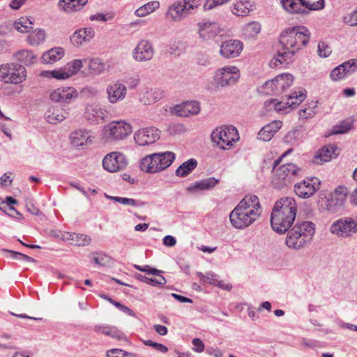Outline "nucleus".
<instances>
[{"label": "nucleus", "mask_w": 357, "mask_h": 357, "mask_svg": "<svg viewBox=\"0 0 357 357\" xmlns=\"http://www.w3.org/2000/svg\"><path fill=\"white\" fill-rule=\"evenodd\" d=\"M310 32L304 26H296L283 31L280 36L282 50L270 61L271 68H275L284 62H289L292 57L308 44Z\"/></svg>", "instance_id": "1"}, {"label": "nucleus", "mask_w": 357, "mask_h": 357, "mask_svg": "<svg viewBox=\"0 0 357 357\" xmlns=\"http://www.w3.org/2000/svg\"><path fill=\"white\" fill-rule=\"evenodd\" d=\"M297 213V205L291 197L281 198L274 205L271 215L272 229L278 234H284L292 226Z\"/></svg>", "instance_id": "2"}, {"label": "nucleus", "mask_w": 357, "mask_h": 357, "mask_svg": "<svg viewBox=\"0 0 357 357\" xmlns=\"http://www.w3.org/2000/svg\"><path fill=\"white\" fill-rule=\"evenodd\" d=\"M287 232L286 245L290 249L301 250L312 241L315 233V225L311 221L297 222Z\"/></svg>", "instance_id": "3"}, {"label": "nucleus", "mask_w": 357, "mask_h": 357, "mask_svg": "<svg viewBox=\"0 0 357 357\" xmlns=\"http://www.w3.org/2000/svg\"><path fill=\"white\" fill-rule=\"evenodd\" d=\"M291 151L292 149H288L278 160L274 161L273 184L277 188L287 186L297 176L303 174V169L292 163H287L277 168L282 159Z\"/></svg>", "instance_id": "4"}, {"label": "nucleus", "mask_w": 357, "mask_h": 357, "mask_svg": "<svg viewBox=\"0 0 357 357\" xmlns=\"http://www.w3.org/2000/svg\"><path fill=\"white\" fill-rule=\"evenodd\" d=\"M175 154L171 151L154 153L142 159L140 168L146 173H158L169 167L175 160Z\"/></svg>", "instance_id": "5"}, {"label": "nucleus", "mask_w": 357, "mask_h": 357, "mask_svg": "<svg viewBox=\"0 0 357 357\" xmlns=\"http://www.w3.org/2000/svg\"><path fill=\"white\" fill-rule=\"evenodd\" d=\"M201 5V0H177L169 5L165 18L171 22H181Z\"/></svg>", "instance_id": "6"}, {"label": "nucleus", "mask_w": 357, "mask_h": 357, "mask_svg": "<svg viewBox=\"0 0 357 357\" xmlns=\"http://www.w3.org/2000/svg\"><path fill=\"white\" fill-rule=\"evenodd\" d=\"M212 142L220 149L225 150L238 140L237 129L234 126H223L215 129L211 135Z\"/></svg>", "instance_id": "7"}, {"label": "nucleus", "mask_w": 357, "mask_h": 357, "mask_svg": "<svg viewBox=\"0 0 357 357\" xmlns=\"http://www.w3.org/2000/svg\"><path fill=\"white\" fill-rule=\"evenodd\" d=\"M240 76V70L236 66H227L215 71L214 81L218 86H231L237 83Z\"/></svg>", "instance_id": "8"}, {"label": "nucleus", "mask_w": 357, "mask_h": 357, "mask_svg": "<svg viewBox=\"0 0 357 357\" xmlns=\"http://www.w3.org/2000/svg\"><path fill=\"white\" fill-rule=\"evenodd\" d=\"M293 81L294 77L291 74L283 73L266 82L263 88L268 94L280 95L291 86Z\"/></svg>", "instance_id": "9"}, {"label": "nucleus", "mask_w": 357, "mask_h": 357, "mask_svg": "<svg viewBox=\"0 0 357 357\" xmlns=\"http://www.w3.org/2000/svg\"><path fill=\"white\" fill-rule=\"evenodd\" d=\"M283 8L289 13H303L305 7L310 10H318L324 8V0H281Z\"/></svg>", "instance_id": "10"}, {"label": "nucleus", "mask_w": 357, "mask_h": 357, "mask_svg": "<svg viewBox=\"0 0 357 357\" xmlns=\"http://www.w3.org/2000/svg\"><path fill=\"white\" fill-rule=\"evenodd\" d=\"M330 230L339 237H351L357 234V220L351 217L340 218L331 225Z\"/></svg>", "instance_id": "11"}, {"label": "nucleus", "mask_w": 357, "mask_h": 357, "mask_svg": "<svg viewBox=\"0 0 357 357\" xmlns=\"http://www.w3.org/2000/svg\"><path fill=\"white\" fill-rule=\"evenodd\" d=\"M349 194L347 187L338 185L332 192L326 200V209L333 213H337L344 209L346 199Z\"/></svg>", "instance_id": "12"}, {"label": "nucleus", "mask_w": 357, "mask_h": 357, "mask_svg": "<svg viewBox=\"0 0 357 357\" xmlns=\"http://www.w3.org/2000/svg\"><path fill=\"white\" fill-rule=\"evenodd\" d=\"M105 131L108 141L121 140L132 133V128L123 121H116L107 125Z\"/></svg>", "instance_id": "13"}, {"label": "nucleus", "mask_w": 357, "mask_h": 357, "mask_svg": "<svg viewBox=\"0 0 357 357\" xmlns=\"http://www.w3.org/2000/svg\"><path fill=\"white\" fill-rule=\"evenodd\" d=\"M259 217H255V213H249L241 210V207L236 206L229 215L231 225L238 229H245L253 224Z\"/></svg>", "instance_id": "14"}, {"label": "nucleus", "mask_w": 357, "mask_h": 357, "mask_svg": "<svg viewBox=\"0 0 357 357\" xmlns=\"http://www.w3.org/2000/svg\"><path fill=\"white\" fill-rule=\"evenodd\" d=\"M321 181L317 177L307 178L294 185L296 194L301 198H309L320 188Z\"/></svg>", "instance_id": "15"}, {"label": "nucleus", "mask_w": 357, "mask_h": 357, "mask_svg": "<svg viewBox=\"0 0 357 357\" xmlns=\"http://www.w3.org/2000/svg\"><path fill=\"white\" fill-rule=\"evenodd\" d=\"M128 164L126 156L117 152L107 154L102 160L105 169L110 172H117L124 169Z\"/></svg>", "instance_id": "16"}, {"label": "nucleus", "mask_w": 357, "mask_h": 357, "mask_svg": "<svg viewBox=\"0 0 357 357\" xmlns=\"http://www.w3.org/2000/svg\"><path fill=\"white\" fill-rule=\"evenodd\" d=\"M84 117L90 124L97 125L105 121L106 110L98 104H88L84 109Z\"/></svg>", "instance_id": "17"}, {"label": "nucleus", "mask_w": 357, "mask_h": 357, "mask_svg": "<svg viewBox=\"0 0 357 357\" xmlns=\"http://www.w3.org/2000/svg\"><path fill=\"white\" fill-rule=\"evenodd\" d=\"M106 93L108 101L112 104H115L126 98L127 87L124 83L117 80L107 85Z\"/></svg>", "instance_id": "18"}, {"label": "nucleus", "mask_w": 357, "mask_h": 357, "mask_svg": "<svg viewBox=\"0 0 357 357\" xmlns=\"http://www.w3.org/2000/svg\"><path fill=\"white\" fill-rule=\"evenodd\" d=\"M154 54L152 43L145 39L141 40L132 51L133 59L137 61H147L151 60Z\"/></svg>", "instance_id": "19"}, {"label": "nucleus", "mask_w": 357, "mask_h": 357, "mask_svg": "<svg viewBox=\"0 0 357 357\" xmlns=\"http://www.w3.org/2000/svg\"><path fill=\"white\" fill-rule=\"evenodd\" d=\"M134 138L139 146L148 145L154 143L160 138V131L154 127L143 128L135 134Z\"/></svg>", "instance_id": "20"}, {"label": "nucleus", "mask_w": 357, "mask_h": 357, "mask_svg": "<svg viewBox=\"0 0 357 357\" xmlns=\"http://www.w3.org/2000/svg\"><path fill=\"white\" fill-rule=\"evenodd\" d=\"M243 45L238 40H228L222 43L220 54L222 56L231 59L239 56L243 50Z\"/></svg>", "instance_id": "21"}, {"label": "nucleus", "mask_w": 357, "mask_h": 357, "mask_svg": "<svg viewBox=\"0 0 357 357\" xmlns=\"http://www.w3.org/2000/svg\"><path fill=\"white\" fill-rule=\"evenodd\" d=\"M95 36V31L93 28H82L76 30L70 36L71 44L79 47L85 43H89Z\"/></svg>", "instance_id": "22"}, {"label": "nucleus", "mask_w": 357, "mask_h": 357, "mask_svg": "<svg viewBox=\"0 0 357 357\" xmlns=\"http://www.w3.org/2000/svg\"><path fill=\"white\" fill-rule=\"evenodd\" d=\"M238 207H241V210L247 211L249 213H255V217H259L261 213V208L259 199L255 195H247L237 204Z\"/></svg>", "instance_id": "23"}, {"label": "nucleus", "mask_w": 357, "mask_h": 357, "mask_svg": "<svg viewBox=\"0 0 357 357\" xmlns=\"http://www.w3.org/2000/svg\"><path fill=\"white\" fill-rule=\"evenodd\" d=\"M50 98L54 102L70 103L77 98V92L72 87L59 88L50 93Z\"/></svg>", "instance_id": "24"}, {"label": "nucleus", "mask_w": 357, "mask_h": 357, "mask_svg": "<svg viewBox=\"0 0 357 357\" xmlns=\"http://www.w3.org/2000/svg\"><path fill=\"white\" fill-rule=\"evenodd\" d=\"M200 111L199 102L197 101H188L177 105L172 109V113L180 116H189L197 114Z\"/></svg>", "instance_id": "25"}, {"label": "nucleus", "mask_w": 357, "mask_h": 357, "mask_svg": "<svg viewBox=\"0 0 357 357\" xmlns=\"http://www.w3.org/2000/svg\"><path fill=\"white\" fill-rule=\"evenodd\" d=\"M199 37L204 40H209L215 38L220 31V26L216 22L204 21L199 23Z\"/></svg>", "instance_id": "26"}, {"label": "nucleus", "mask_w": 357, "mask_h": 357, "mask_svg": "<svg viewBox=\"0 0 357 357\" xmlns=\"http://www.w3.org/2000/svg\"><path fill=\"white\" fill-rule=\"evenodd\" d=\"M92 132L86 129H80L70 135L71 143L75 146H82L92 143Z\"/></svg>", "instance_id": "27"}, {"label": "nucleus", "mask_w": 357, "mask_h": 357, "mask_svg": "<svg viewBox=\"0 0 357 357\" xmlns=\"http://www.w3.org/2000/svg\"><path fill=\"white\" fill-rule=\"evenodd\" d=\"M68 114L66 109L59 107H50L45 112V117L50 123L56 124L66 119Z\"/></svg>", "instance_id": "28"}, {"label": "nucleus", "mask_w": 357, "mask_h": 357, "mask_svg": "<svg viewBox=\"0 0 357 357\" xmlns=\"http://www.w3.org/2000/svg\"><path fill=\"white\" fill-rule=\"evenodd\" d=\"M26 69L22 64L10 63L8 73V83L17 84L22 82L26 77Z\"/></svg>", "instance_id": "29"}, {"label": "nucleus", "mask_w": 357, "mask_h": 357, "mask_svg": "<svg viewBox=\"0 0 357 357\" xmlns=\"http://www.w3.org/2000/svg\"><path fill=\"white\" fill-rule=\"evenodd\" d=\"M219 181L214 177H209L195 182L194 184L188 186L186 190L189 193H195L197 192L207 190L215 187Z\"/></svg>", "instance_id": "30"}, {"label": "nucleus", "mask_w": 357, "mask_h": 357, "mask_svg": "<svg viewBox=\"0 0 357 357\" xmlns=\"http://www.w3.org/2000/svg\"><path fill=\"white\" fill-rule=\"evenodd\" d=\"M280 121H273L264 126L257 134V138L260 140L268 142L271 139L274 134L281 128Z\"/></svg>", "instance_id": "31"}, {"label": "nucleus", "mask_w": 357, "mask_h": 357, "mask_svg": "<svg viewBox=\"0 0 357 357\" xmlns=\"http://www.w3.org/2000/svg\"><path fill=\"white\" fill-rule=\"evenodd\" d=\"M339 154L340 151L337 146L328 144L319 151L315 158L322 162H328L333 158H335Z\"/></svg>", "instance_id": "32"}, {"label": "nucleus", "mask_w": 357, "mask_h": 357, "mask_svg": "<svg viewBox=\"0 0 357 357\" xmlns=\"http://www.w3.org/2000/svg\"><path fill=\"white\" fill-rule=\"evenodd\" d=\"M303 137V129L301 126L296 127L288 132L284 137V142L291 146H297Z\"/></svg>", "instance_id": "33"}, {"label": "nucleus", "mask_w": 357, "mask_h": 357, "mask_svg": "<svg viewBox=\"0 0 357 357\" xmlns=\"http://www.w3.org/2000/svg\"><path fill=\"white\" fill-rule=\"evenodd\" d=\"M64 55V50L62 47H54L45 52L41 59L45 63H52L60 60Z\"/></svg>", "instance_id": "34"}, {"label": "nucleus", "mask_w": 357, "mask_h": 357, "mask_svg": "<svg viewBox=\"0 0 357 357\" xmlns=\"http://www.w3.org/2000/svg\"><path fill=\"white\" fill-rule=\"evenodd\" d=\"M87 1L88 0H60L59 7L66 12H73L79 10Z\"/></svg>", "instance_id": "35"}, {"label": "nucleus", "mask_w": 357, "mask_h": 357, "mask_svg": "<svg viewBox=\"0 0 357 357\" xmlns=\"http://www.w3.org/2000/svg\"><path fill=\"white\" fill-rule=\"evenodd\" d=\"M163 96V91L160 89H154L146 91L140 101L144 105H151L160 100Z\"/></svg>", "instance_id": "36"}, {"label": "nucleus", "mask_w": 357, "mask_h": 357, "mask_svg": "<svg viewBox=\"0 0 357 357\" xmlns=\"http://www.w3.org/2000/svg\"><path fill=\"white\" fill-rule=\"evenodd\" d=\"M197 166V160L194 158H190L178 166L175 172V174L178 177H185L190 174Z\"/></svg>", "instance_id": "37"}, {"label": "nucleus", "mask_w": 357, "mask_h": 357, "mask_svg": "<svg viewBox=\"0 0 357 357\" xmlns=\"http://www.w3.org/2000/svg\"><path fill=\"white\" fill-rule=\"evenodd\" d=\"M251 7V2L245 0L244 1H238L234 3L231 10L234 15L243 17L247 15L250 13Z\"/></svg>", "instance_id": "38"}, {"label": "nucleus", "mask_w": 357, "mask_h": 357, "mask_svg": "<svg viewBox=\"0 0 357 357\" xmlns=\"http://www.w3.org/2000/svg\"><path fill=\"white\" fill-rule=\"evenodd\" d=\"M287 97V104H288L289 107L293 108L300 105L305 99L306 95L305 91L298 89L291 92Z\"/></svg>", "instance_id": "39"}, {"label": "nucleus", "mask_w": 357, "mask_h": 357, "mask_svg": "<svg viewBox=\"0 0 357 357\" xmlns=\"http://www.w3.org/2000/svg\"><path fill=\"white\" fill-rule=\"evenodd\" d=\"M265 107L268 111L275 110L279 113H287V109H290L287 102H279L276 99H271L264 103Z\"/></svg>", "instance_id": "40"}, {"label": "nucleus", "mask_w": 357, "mask_h": 357, "mask_svg": "<svg viewBox=\"0 0 357 357\" xmlns=\"http://www.w3.org/2000/svg\"><path fill=\"white\" fill-rule=\"evenodd\" d=\"M159 7L160 2L158 1H152L139 7L135 10V13L138 17H144L153 13Z\"/></svg>", "instance_id": "41"}, {"label": "nucleus", "mask_w": 357, "mask_h": 357, "mask_svg": "<svg viewBox=\"0 0 357 357\" xmlns=\"http://www.w3.org/2000/svg\"><path fill=\"white\" fill-rule=\"evenodd\" d=\"M46 34L43 29H36L27 36V41L33 46L39 45L45 40Z\"/></svg>", "instance_id": "42"}, {"label": "nucleus", "mask_w": 357, "mask_h": 357, "mask_svg": "<svg viewBox=\"0 0 357 357\" xmlns=\"http://www.w3.org/2000/svg\"><path fill=\"white\" fill-rule=\"evenodd\" d=\"M16 60L20 62L22 66H29L33 63L36 56L31 51L22 50L15 54Z\"/></svg>", "instance_id": "43"}, {"label": "nucleus", "mask_w": 357, "mask_h": 357, "mask_svg": "<svg viewBox=\"0 0 357 357\" xmlns=\"http://www.w3.org/2000/svg\"><path fill=\"white\" fill-rule=\"evenodd\" d=\"M84 63H88V66L91 73L100 74L105 70V63L98 58L84 59Z\"/></svg>", "instance_id": "44"}, {"label": "nucleus", "mask_w": 357, "mask_h": 357, "mask_svg": "<svg viewBox=\"0 0 357 357\" xmlns=\"http://www.w3.org/2000/svg\"><path fill=\"white\" fill-rule=\"evenodd\" d=\"M33 22L31 20L26 17H22L17 21H15L13 24L14 28L21 33L29 32V29H31Z\"/></svg>", "instance_id": "45"}, {"label": "nucleus", "mask_w": 357, "mask_h": 357, "mask_svg": "<svg viewBox=\"0 0 357 357\" xmlns=\"http://www.w3.org/2000/svg\"><path fill=\"white\" fill-rule=\"evenodd\" d=\"M136 279L141 282H144L146 284L152 286H160L166 284L167 280L162 275H159L158 278H149L142 274H136Z\"/></svg>", "instance_id": "46"}, {"label": "nucleus", "mask_w": 357, "mask_h": 357, "mask_svg": "<svg viewBox=\"0 0 357 357\" xmlns=\"http://www.w3.org/2000/svg\"><path fill=\"white\" fill-rule=\"evenodd\" d=\"M72 243L77 246L88 245L91 243V238L88 235L73 233L70 234Z\"/></svg>", "instance_id": "47"}, {"label": "nucleus", "mask_w": 357, "mask_h": 357, "mask_svg": "<svg viewBox=\"0 0 357 357\" xmlns=\"http://www.w3.org/2000/svg\"><path fill=\"white\" fill-rule=\"evenodd\" d=\"M317 102H312L308 107L301 109L298 112L301 120H306L312 117L317 112Z\"/></svg>", "instance_id": "48"}, {"label": "nucleus", "mask_w": 357, "mask_h": 357, "mask_svg": "<svg viewBox=\"0 0 357 357\" xmlns=\"http://www.w3.org/2000/svg\"><path fill=\"white\" fill-rule=\"evenodd\" d=\"M261 31V25L259 22H252L244 26V34L248 38L256 36Z\"/></svg>", "instance_id": "49"}, {"label": "nucleus", "mask_w": 357, "mask_h": 357, "mask_svg": "<svg viewBox=\"0 0 357 357\" xmlns=\"http://www.w3.org/2000/svg\"><path fill=\"white\" fill-rule=\"evenodd\" d=\"M42 75L47 77H52L56 79H66L70 77L66 68L64 69L44 71L42 73Z\"/></svg>", "instance_id": "50"}, {"label": "nucleus", "mask_w": 357, "mask_h": 357, "mask_svg": "<svg viewBox=\"0 0 357 357\" xmlns=\"http://www.w3.org/2000/svg\"><path fill=\"white\" fill-rule=\"evenodd\" d=\"M17 203V199L13 198V197H6V203H1L2 206H0V210L8 213V211H13L17 215L21 216L22 215L12 206L13 204H16Z\"/></svg>", "instance_id": "51"}, {"label": "nucleus", "mask_w": 357, "mask_h": 357, "mask_svg": "<svg viewBox=\"0 0 357 357\" xmlns=\"http://www.w3.org/2000/svg\"><path fill=\"white\" fill-rule=\"evenodd\" d=\"M352 124L349 121H342L332 128L333 135L343 134L351 130Z\"/></svg>", "instance_id": "52"}, {"label": "nucleus", "mask_w": 357, "mask_h": 357, "mask_svg": "<svg viewBox=\"0 0 357 357\" xmlns=\"http://www.w3.org/2000/svg\"><path fill=\"white\" fill-rule=\"evenodd\" d=\"M84 60L81 59H75L70 62H69L66 66V69L67 70L70 76H72L76 74L82 67Z\"/></svg>", "instance_id": "53"}, {"label": "nucleus", "mask_w": 357, "mask_h": 357, "mask_svg": "<svg viewBox=\"0 0 357 357\" xmlns=\"http://www.w3.org/2000/svg\"><path fill=\"white\" fill-rule=\"evenodd\" d=\"M197 275L202 282H206L213 285L218 282L217 275L213 272H208L206 275L201 272H197Z\"/></svg>", "instance_id": "54"}, {"label": "nucleus", "mask_w": 357, "mask_h": 357, "mask_svg": "<svg viewBox=\"0 0 357 357\" xmlns=\"http://www.w3.org/2000/svg\"><path fill=\"white\" fill-rule=\"evenodd\" d=\"M107 357H137L135 354L129 353L120 349H112L107 352Z\"/></svg>", "instance_id": "55"}, {"label": "nucleus", "mask_w": 357, "mask_h": 357, "mask_svg": "<svg viewBox=\"0 0 357 357\" xmlns=\"http://www.w3.org/2000/svg\"><path fill=\"white\" fill-rule=\"evenodd\" d=\"M346 75H351L357 70V59H350L342 63Z\"/></svg>", "instance_id": "56"}, {"label": "nucleus", "mask_w": 357, "mask_h": 357, "mask_svg": "<svg viewBox=\"0 0 357 357\" xmlns=\"http://www.w3.org/2000/svg\"><path fill=\"white\" fill-rule=\"evenodd\" d=\"M2 252L10 253L11 257L13 259H20V260L23 259L27 262H35L36 261V260L33 258H32L28 255H26L24 254H22L21 252H18L10 250H6V249H3Z\"/></svg>", "instance_id": "57"}, {"label": "nucleus", "mask_w": 357, "mask_h": 357, "mask_svg": "<svg viewBox=\"0 0 357 357\" xmlns=\"http://www.w3.org/2000/svg\"><path fill=\"white\" fill-rule=\"evenodd\" d=\"M346 76L344 70L343 68H342V64L335 68L330 74V77L333 81L340 80Z\"/></svg>", "instance_id": "58"}, {"label": "nucleus", "mask_w": 357, "mask_h": 357, "mask_svg": "<svg viewBox=\"0 0 357 357\" xmlns=\"http://www.w3.org/2000/svg\"><path fill=\"white\" fill-rule=\"evenodd\" d=\"M318 54L321 57H328L331 53V47L324 42H319L318 44Z\"/></svg>", "instance_id": "59"}, {"label": "nucleus", "mask_w": 357, "mask_h": 357, "mask_svg": "<svg viewBox=\"0 0 357 357\" xmlns=\"http://www.w3.org/2000/svg\"><path fill=\"white\" fill-rule=\"evenodd\" d=\"M114 202L120 203L126 206H139V202L131 198L118 197L117 199H114Z\"/></svg>", "instance_id": "60"}, {"label": "nucleus", "mask_w": 357, "mask_h": 357, "mask_svg": "<svg viewBox=\"0 0 357 357\" xmlns=\"http://www.w3.org/2000/svg\"><path fill=\"white\" fill-rule=\"evenodd\" d=\"M81 93L85 97L90 98L96 97L98 93V90L96 87L87 86L82 89Z\"/></svg>", "instance_id": "61"}, {"label": "nucleus", "mask_w": 357, "mask_h": 357, "mask_svg": "<svg viewBox=\"0 0 357 357\" xmlns=\"http://www.w3.org/2000/svg\"><path fill=\"white\" fill-rule=\"evenodd\" d=\"M139 77L138 75H133L128 77H126L123 82L126 84L129 89H135L139 83Z\"/></svg>", "instance_id": "62"}, {"label": "nucleus", "mask_w": 357, "mask_h": 357, "mask_svg": "<svg viewBox=\"0 0 357 357\" xmlns=\"http://www.w3.org/2000/svg\"><path fill=\"white\" fill-rule=\"evenodd\" d=\"M344 22L350 26L357 25V10L344 17Z\"/></svg>", "instance_id": "63"}, {"label": "nucleus", "mask_w": 357, "mask_h": 357, "mask_svg": "<svg viewBox=\"0 0 357 357\" xmlns=\"http://www.w3.org/2000/svg\"><path fill=\"white\" fill-rule=\"evenodd\" d=\"M107 336H110L119 340L124 338L123 333L114 326H109Z\"/></svg>", "instance_id": "64"}]
</instances>
